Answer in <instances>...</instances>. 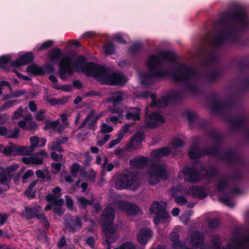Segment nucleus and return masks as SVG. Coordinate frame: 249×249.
<instances>
[{
  "label": "nucleus",
  "instance_id": "58",
  "mask_svg": "<svg viewBox=\"0 0 249 249\" xmlns=\"http://www.w3.org/2000/svg\"><path fill=\"white\" fill-rule=\"evenodd\" d=\"M172 193L174 196H175L177 192L184 193L183 189L182 186H178L177 187H173L172 189Z\"/></svg>",
  "mask_w": 249,
  "mask_h": 249
},
{
  "label": "nucleus",
  "instance_id": "57",
  "mask_svg": "<svg viewBox=\"0 0 249 249\" xmlns=\"http://www.w3.org/2000/svg\"><path fill=\"white\" fill-rule=\"evenodd\" d=\"M46 100L48 103L51 104L53 106L58 105V102H60V101L58 100V99H54L52 97H47L46 98Z\"/></svg>",
  "mask_w": 249,
  "mask_h": 249
},
{
  "label": "nucleus",
  "instance_id": "47",
  "mask_svg": "<svg viewBox=\"0 0 249 249\" xmlns=\"http://www.w3.org/2000/svg\"><path fill=\"white\" fill-rule=\"evenodd\" d=\"M45 110L41 109L37 112L35 115L36 118L40 121H42L45 118L44 114L45 113Z\"/></svg>",
  "mask_w": 249,
  "mask_h": 249
},
{
  "label": "nucleus",
  "instance_id": "10",
  "mask_svg": "<svg viewBox=\"0 0 249 249\" xmlns=\"http://www.w3.org/2000/svg\"><path fill=\"white\" fill-rule=\"evenodd\" d=\"M48 156V154L44 150L29 157L22 158V161L27 165H41L43 163L44 158Z\"/></svg>",
  "mask_w": 249,
  "mask_h": 249
},
{
  "label": "nucleus",
  "instance_id": "12",
  "mask_svg": "<svg viewBox=\"0 0 249 249\" xmlns=\"http://www.w3.org/2000/svg\"><path fill=\"white\" fill-rule=\"evenodd\" d=\"M64 220L66 229L68 231H74L81 228L82 222L78 217L72 218L71 216H67Z\"/></svg>",
  "mask_w": 249,
  "mask_h": 249
},
{
  "label": "nucleus",
  "instance_id": "36",
  "mask_svg": "<svg viewBox=\"0 0 249 249\" xmlns=\"http://www.w3.org/2000/svg\"><path fill=\"white\" fill-rule=\"evenodd\" d=\"M78 205L82 208H85L88 205H90L94 202L93 200H88L83 197H78Z\"/></svg>",
  "mask_w": 249,
  "mask_h": 249
},
{
  "label": "nucleus",
  "instance_id": "22",
  "mask_svg": "<svg viewBox=\"0 0 249 249\" xmlns=\"http://www.w3.org/2000/svg\"><path fill=\"white\" fill-rule=\"evenodd\" d=\"M171 150L169 148H163L161 149L153 151L151 153L153 161H157L162 157L168 155Z\"/></svg>",
  "mask_w": 249,
  "mask_h": 249
},
{
  "label": "nucleus",
  "instance_id": "38",
  "mask_svg": "<svg viewBox=\"0 0 249 249\" xmlns=\"http://www.w3.org/2000/svg\"><path fill=\"white\" fill-rule=\"evenodd\" d=\"M53 42L52 40H48L42 44L37 45L35 50L37 51H40L47 49L53 45Z\"/></svg>",
  "mask_w": 249,
  "mask_h": 249
},
{
  "label": "nucleus",
  "instance_id": "45",
  "mask_svg": "<svg viewBox=\"0 0 249 249\" xmlns=\"http://www.w3.org/2000/svg\"><path fill=\"white\" fill-rule=\"evenodd\" d=\"M113 128L111 126L107 125L106 123H103L101 127V131L103 133H107L111 132Z\"/></svg>",
  "mask_w": 249,
  "mask_h": 249
},
{
  "label": "nucleus",
  "instance_id": "48",
  "mask_svg": "<svg viewBox=\"0 0 249 249\" xmlns=\"http://www.w3.org/2000/svg\"><path fill=\"white\" fill-rule=\"evenodd\" d=\"M25 93V91L23 90L16 91L14 93H13L11 96H7L4 98V99H7L11 98V97H18L21 96L22 95L24 94Z\"/></svg>",
  "mask_w": 249,
  "mask_h": 249
},
{
  "label": "nucleus",
  "instance_id": "4",
  "mask_svg": "<svg viewBox=\"0 0 249 249\" xmlns=\"http://www.w3.org/2000/svg\"><path fill=\"white\" fill-rule=\"evenodd\" d=\"M115 211L111 207H107L104 211L102 219L103 231L106 236V242L108 245L107 249H111L110 244L114 242L117 238L116 227L112 224Z\"/></svg>",
  "mask_w": 249,
  "mask_h": 249
},
{
  "label": "nucleus",
  "instance_id": "40",
  "mask_svg": "<svg viewBox=\"0 0 249 249\" xmlns=\"http://www.w3.org/2000/svg\"><path fill=\"white\" fill-rule=\"evenodd\" d=\"M32 120L31 115H28L24 117V120L21 121L18 123V125L22 128L28 130V122Z\"/></svg>",
  "mask_w": 249,
  "mask_h": 249
},
{
  "label": "nucleus",
  "instance_id": "61",
  "mask_svg": "<svg viewBox=\"0 0 249 249\" xmlns=\"http://www.w3.org/2000/svg\"><path fill=\"white\" fill-rule=\"evenodd\" d=\"M52 167L54 170V172L57 173L61 168V164L59 163H53L52 165Z\"/></svg>",
  "mask_w": 249,
  "mask_h": 249
},
{
  "label": "nucleus",
  "instance_id": "33",
  "mask_svg": "<svg viewBox=\"0 0 249 249\" xmlns=\"http://www.w3.org/2000/svg\"><path fill=\"white\" fill-rule=\"evenodd\" d=\"M11 61V56L10 55H3L0 57V67L5 69L8 64H10L12 66Z\"/></svg>",
  "mask_w": 249,
  "mask_h": 249
},
{
  "label": "nucleus",
  "instance_id": "44",
  "mask_svg": "<svg viewBox=\"0 0 249 249\" xmlns=\"http://www.w3.org/2000/svg\"><path fill=\"white\" fill-rule=\"evenodd\" d=\"M18 103L17 100H13L6 102L4 106L0 108V111H3L7 108L12 107L14 105Z\"/></svg>",
  "mask_w": 249,
  "mask_h": 249
},
{
  "label": "nucleus",
  "instance_id": "43",
  "mask_svg": "<svg viewBox=\"0 0 249 249\" xmlns=\"http://www.w3.org/2000/svg\"><path fill=\"white\" fill-rule=\"evenodd\" d=\"M114 48L111 43L106 44L104 47L105 53L107 54H112L114 52Z\"/></svg>",
  "mask_w": 249,
  "mask_h": 249
},
{
  "label": "nucleus",
  "instance_id": "11",
  "mask_svg": "<svg viewBox=\"0 0 249 249\" xmlns=\"http://www.w3.org/2000/svg\"><path fill=\"white\" fill-rule=\"evenodd\" d=\"M178 176L179 178H184L185 180L192 182L199 181L201 178L196 171L188 168H185L179 172Z\"/></svg>",
  "mask_w": 249,
  "mask_h": 249
},
{
  "label": "nucleus",
  "instance_id": "39",
  "mask_svg": "<svg viewBox=\"0 0 249 249\" xmlns=\"http://www.w3.org/2000/svg\"><path fill=\"white\" fill-rule=\"evenodd\" d=\"M61 54V51L56 49L54 50L51 54L50 59L52 63H54L57 61Z\"/></svg>",
  "mask_w": 249,
  "mask_h": 249
},
{
  "label": "nucleus",
  "instance_id": "18",
  "mask_svg": "<svg viewBox=\"0 0 249 249\" xmlns=\"http://www.w3.org/2000/svg\"><path fill=\"white\" fill-rule=\"evenodd\" d=\"M152 232L149 229H143L140 231L137 235L138 242L141 244H145L152 236Z\"/></svg>",
  "mask_w": 249,
  "mask_h": 249
},
{
  "label": "nucleus",
  "instance_id": "24",
  "mask_svg": "<svg viewBox=\"0 0 249 249\" xmlns=\"http://www.w3.org/2000/svg\"><path fill=\"white\" fill-rule=\"evenodd\" d=\"M68 140L67 137H59L57 138L55 141L52 142L51 146H49L48 148L51 150H55L59 152H62L63 150L60 146V144L67 142Z\"/></svg>",
  "mask_w": 249,
  "mask_h": 249
},
{
  "label": "nucleus",
  "instance_id": "26",
  "mask_svg": "<svg viewBox=\"0 0 249 249\" xmlns=\"http://www.w3.org/2000/svg\"><path fill=\"white\" fill-rule=\"evenodd\" d=\"M140 110L138 108L134 107L129 109L126 113V117L128 120H138L140 118Z\"/></svg>",
  "mask_w": 249,
  "mask_h": 249
},
{
  "label": "nucleus",
  "instance_id": "9",
  "mask_svg": "<svg viewBox=\"0 0 249 249\" xmlns=\"http://www.w3.org/2000/svg\"><path fill=\"white\" fill-rule=\"evenodd\" d=\"M34 151L30 145L29 146H19L12 144L5 147L4 153L5 154L10 155H29Z\"/></svg>",
  "mask_w": 249,
  "mask_h": 249
},
{
  "label": "nucleus",
  "instance_id": "3",
  "mask_svg": "<svg viewBox=\"0 0 249 249\" xmlns=\"http://www.w3.org/2000/svg\"><path fill=\"white\" fill-rule=\"evenodd\" d=\"M170 236L175 249H196L204 240L203 233L198 231L189 232L183 242L179 241L178 234L175 231L172 232Z\"/></svg>",
  "mask_w": 249,
  "mask_h": 249
},
{
  "label": "nucleus",
  "instance_id": "8",
  "mask_svg": "<svg viewBox=\"0 0 249 249\" xmlns=\"http://www.w3.org/2000/svg\"><path fill=\"white\" fill-rule=\"evenodd\" d=\"M195 74L194 71L192 68L181 67L178 68L172 75V77L176 81L188 82L193 79Z\"/></svg>",
  "mask_w": 249,
  "mask_h": 249
},
{
  "label": "nucleus",
  "instance_id": "1",
  "mask_svg": "<svg viewBox=\"0 0 249 249\" xmlns=\"http://www.w3.org/2000/svg\"><path fill=\"white\" fill-rule=\"evenodd\" d=\"M86 59L80 56L75 60L73 67L69 57H63L59 64L60 78L64 80L74 71L83 72L88 76H92L104 84L122 85L127 81L125 76L120 73H109L103 67L93 63H86Z\"/></svg>",
  "mask_w": 249,
  "mask_h": 249
},
{
  "label": "nucleus",
  "instance_id": "35",
  "mask_svg": "<svg viewBox=\"0 0 249 249\" xmlns=\"http://www.w3.org/2000/svg\"><path fill=\"white\" fill-rule=\"evenodd\" d=\"M26 71L29 74H41L42 70L35 65H31L27 68Z\"/></svg>",
  "mask_w": 249,
  "mask_h": 249
},
{
  "label": "nucleus",
  "instance_id": "13",
  "mask_svg": "<svg viewBox=\"0 0 249 249\" xmlns=\"http://www.w3.org/2000/svg\"><path fill=\"white\" fill-rule=\"evenodd\" d=\"M150 97L152 102L151 103L149 107H162L166 106L169 103V101L174 98V94L173 93H169L167 96L161 98L158 102L155 101L156 98L155 94H152Z\"/></svg>",
  "mask_w": 249,
  "mask_h": 249
},
{
  "label": "nucleus",
  "instance_id": "64",
  "mask_svg": "<svg viewBox=\"0 0 249 249\" xmlns=\"http://www.w3.org/2000/svg\"><path fill=\"white\" fill-rule=\"evenodd\" d=\"M29 107L31 111L35 112L37 109L36 105L34 101H31L29 103Z\"/></svg>",
  "mask_w": 249,
  "mask_h": 249
},
{
  "label": "nucleus",
  "instance_id": "52",
  "mask_svg": "<svg viewBox=\"0 0 249 249\" xmlns=\"http://www.w3.org/2000/svg\"><path fill=\"white\" fill-rule=\"evenodd\" d=\"M246 241H244L242 242L239 243L238 245H236L235 247H233V246H227V247L224 248V249H236V248H244L246 244Z\"/></svg>",
  "mask_w": 249,
  "mask_h": 249
},
{
  "label": "nucleus",
  "instance_id": "63",
  "mask_svg": "<svg viewBox=\"0 0 249 249\" xmlns=\"http://www.w3.org/2000/svg\"><path fill=\"white\" fill-rule=\"evenodd\" d=\"M7 219V216L5 213H0V225H3Z\"/></svg>",
  "mask_w": 249,
  "mask_h": 249
},
{
  "label": "nucleus",
  "instance_id": "27",
  "mask_svg": "<svg viewBox=\"0 0 249 249\" xmlns=\"http://www.w3.org/2000/svg\"><path fill=\"white\" fill-rule=\"evenodd\" d=\"M125 96L123 92H117L113 94L112 97L107 100L108 103H111L114 106H116L123 101Z\"/></svg>",
  "mask_w": 249,
  "mask_h": 249
},
{
  "label": "nucleus",
  "instance_id": "2",
  "mask_svg": "<svg viewBox=\"0 0 249 249\" xmlns=\"http://www.w3.org/2000/svg\"><path fill=\"white\" fill-rule=\"evenodd\" d=\"M171 59L170 54L166 52H162L158 55L150 56L147 61V66L150 74H142L140 80L142 85L146 84L150 81L152 77H163L169 75L168 72L160 71V64L163 61Z\"/></svg>",
  "mask_w": 249,
  "mask_h": 249
},
{
  "label": "nucleus",
  "instance_id": "53",
  "mask_svg": "<svg viewBox=\"0 0 249 249\" xmlns=\"http://www.w3.org/2000/svg\"><path fill=\"white\" fill-rule=\"evenodd\" d=\"M37 181L35 180V181H33L30 185L29 188H28V189L26 191V192L25 193V194L27 196H29L30 195V194H32V190L35 186V185H36V184L37 183Z\"/></svg>",
  "mask_w": 249,
  "mask_h": 249
},
{
  "label": "nucleus",
  "instance_id": "62",
  "mask_svg": "<svg viewBox=\"0 0 249 249\" xmlns=\"http://www.w3.org/2000/svg\"><path fill=\"white\" fill-rule=\"evenodd\" d=\"M37 127L35 122L32 121H29L28 122V130L36 129Z\"/></svg>",
  "mask_w": 249,
  "mask_h": 249
},
{
  "label": "nucleus",
  "instance_id": "37",
  "mask_svg": "<svg viewBox=\"0 0 249 249\" xmlns=\"http://www.w3.org/2000/svg\"><path fill=\"white\" fill-rule=\"evenodd\" d=\"M235 18L238 20L241 25H243L246 23V14L242 10L239 11L237 13L235 16Z\"/></svg>",
  "mask_w": 249,
  "mask_h": 249
},
{
  "label": "nucleus",
  "instance_id": "50",
  "mask_svg": "<svg viewBox=\"0 0 249 249\" xmlns=\"http://www.w3.org/2000/svg\"><path fill=\"white\" fill-rule=\"evenodd\" d=\"M86 243L92 249L94 248L95 240L93 237L89 236L86 239Z\"/></svg>",
  "mask_w": 249,
  "mask_h": 249
},
{
  "label": "nucleus",
  "instance_id": "42",
  "mask_svg": "<svg viewBox=\"0 0 249 249\" xmlns=\"http://www.w3.org/2000/svg\"><path fill=\"white\" fill-rule=\"evenodd\" d=\"M61 178L62 180H64L66 181L71 183L73 181L74 179L76 178H73L71 175H67L66 172H62L61 174Z\"/></svg>",
  "mask_w": 249,
  "mask_h": 249
},
{
  "label": "nucleus",
  "instance_id": "41",
  "mask_svg": "<svg viewBox=\"0 0 249 249\" xmlns=\"http://www.w3.org/2000/svg\"><path fill=\"white\" fill-rule=\"evenodd\" d=\"M80 171L79 165L76 163H73L71 168V174L73 178H76L77 173Z\"/></svg>",
  "mask_w": 249,
  "mask_h": 249
},
{
  "label": "nucleus",
  "instance_id": "60",
  "mask_svg": "<svg viewBox=\"0 0 249 249\" xmlns=\"http://www.w3.org/2000/svg\"><path fill=\"white\" fill-rule=\"evenodd\" d=\"M227 185V180L226 179H221L218 183L217 188L220 190L223 189Z\"/></svg>",
  "mask_w": 249,
  "mask_h": 249
},
{
  "label": "nucleus",
  "instance_id": "21",
  "mask_svg": "<svg viewBox=\"0 0 249 249\" xmlns=\"http://www.w3.org/2000/svg\"><path fill=\"white\" fill-rule=\"evenodd\" d=\"M130 125L129 124L126 125L119 132L118 134V138L111 141L109 144L108 147L111 148L116 144H118L123 139L124 136L126 135V133L128 131V129Z\"/></svg>",
  "mask_w": 249,
  "mask_h": 249
},
{
  "label": "nucleus",
  "instance_id": "23",
  "mask_svg": "<svg viewBox=\"0 0 249 249\" xmlns=\"http://www.w3.org/2000/svg\"><path fill=\"white\" fill-rule=\"evenodd\" d=\"M103 116L102 113L99 114H94L93 113H90L85 119L84 124L88 125L89 127L94 128V124L96 123V121Z\"/></svg>",
  "mask_w": 249,
  "mask_h": 249
},
{
  "label": "nucleus",
  "instance_id": "25",
  "mask_svg": "<svg viewBox=\"0 0 249 249\" xmlns=\"http://www.w3.org/2000/svg\"><path fill=\"white\" fill-rule=\"evenodd\" d=\"M187 193L193 196L198 198H202L205 196L204 190L202 188L196 186L190 187Z\"/></svg>",
  "mask_w": 249,
  "mask_h": 249
},
{
  "label": "nucleus",
  "instance_id": "5",
  "mask_svg": "<svg viewBox=\"0 0 249 249\" xmlns=\"http://www.w3.org/2000/svg\"><path fill=\"white\" fill-rule=\"evenodd\" d=\"M140 185L138 175L133 172H125L120 175L115 183V187L121 190L128 188L135 190Z\"/></svg>",
  "mask_w": 249,
  "mask_h": 249
},
{
  "label": "nucleus",
  "instance_id": "6",
  "mask_svg": "<svg viewBox=\"0 0 249 249\" xmlns=\"http://www.w3.org/2000/svg\"><path fill=\"white\" fill-rule=\"evenodd\" d=\"M61 192V188L57 186L53 190L52 193L48 195L46 197L48 201L56 205L53 208V212L59 215L63 213L61 206L63 204V200L60 198L62 194Z\"/></svg>",
  "mask_w": 249,
  "mask_h": 249
},
{
  "label": "nucleus",
  "instance_id": "51",
  "mask_svg": "<svg viewBox=\"0 0 249 249\" xmlns=\"http://www.w3.org/2000/svg\"><path fill=\"white\" fill-rule=\"evenodd\" d=\"M66 204L68 208L72 209L73 208V201L71 197L69 196H65Z\"/></svg>",
  "mask_w": 249,
  "mask_h": 249
},
{
  "label": "nucleus",
  "instance_id": "30",
  "mask_svg": "<svg viewBox=\"0 0 249 249\" xmlns=\"http://www.w3.org/2000/svg\"><path fill=\"white\" fill-rule=\"evenodd\" d=\"M143 138L142 133H136L130 141L132 147L135 149L139 148Z\"/></svg>",
  "mask_w": 249,
  "mask_h": 249
},
{
  "label": "nucleus",
  "instance_id": "34",
  "mask_svg": "<svg viewBox=\"0 0 249 249\" xmlns=\"http://www.w3.org/2000/svg\"><path fill=\"white\" fill-rule=\"evenodd\" d=\"M188 155L190 158L192 159H197L202 155V154L197 147L193 146L190 149Z\"/></svg>",
  "mask_w": 249,
  "mask_h": 249
},
{
  "label": "nucleus",
  "instance_id": "16",
  "mask_svg": "<svg viewBox=\"0 0 249 249\" xmlns=\"http://www.w3.org/2000/svg\"><path fill=\"white\" fill-rule=\"evenodd\" d=\"M164 119L160 114L154 112L151 114L145 120V123L149 127H154L159 123H162Z\"/></svg>",
  "mask_w": 249,
  "mask_h": 249
},
{
  "label": "nucleus",
  "instance_id": "59",
  "mask_svg": "<svg viewBox=\"0 0 249 249\" xmlns=\"http://www.w3.org/2000/svg\"><path fill=\"white\" fill-rule=\"evenodd\" d=\"M183 145V141L180 139H178L176 140L174 143V148L175 149L177 148L178 147H181Z\"/></svg>",
  "mask_w": 249,
  "mask_h": 249
},
{
  "label": "nucleus",
  "instance_id": "49",
  "mask_svg": "<svg viewBox=\"0 0 249 249\" xmlns=\"http://www.w3.org/2000/svg\"><path fill=\"white\" fill-rule=\"evenodd\" d=\"M114 249H135V247L131 243L127 242Z\"/></svg>",
  "mask_w": 249,
  "mask_h": 249
},
{
  "label": "nucleus",
  "instance_id": "14",
  "mask_svg": "<svg viewBox=\"0 0 249 249\" xmlns=\"http://www.w3.org/2000/svg\"><path fill=\"white\" fill-rule=\"evenodd\" d=\"M117 205L121 210L125 211L130 215H136L140 212L139 208L135 204L121 201L118 202Z\"/></svg>",
  "mask_w": 249,
  "mask_h": 249
},
{
  "label": "nucleus",
  "instance_id": "17",
  "mask_svg": "<svg viewBox=\"0 0 249 249\" xmlns=\"http://www.w3.org/2000/svg\"><path fill=\"white\" fill-rule=\"evenodd\" d=\"M19 168L17 164H13L9 166L6 171L0 176V182L2 184H7L8 181L11 178L10 174L16 172Z\"/></svg>",
  "mask_w": 249,
  "mask_h": 249
},
{
  "label": "nucleus",
  "instance_id": "32",
  "mask_svg": "<svg viewBox=\"0 0 249 249\" xmlns=\"http://www.w3.org/2000/svg\"><path fill=\"white\" fill-rule=\"evenodd\" d=\"M41 208L37 206L34 208H26L25 212V215L28 218H32L36 215V213L40 211Z\"/></svg>",
  "mask_w": 249,
  "mask_h": 249
},
{
  "label": "nucleus",
  "instance_id": "28",
  "mask_svg": "<svg viewBox=\"0 0 249 249\" xmlns=\"http://www.w3.org/2000/svg\"><path fill=\"white\" fill-rule=\"evenodd\" d=\"M147 160L144 157L135 158L130 161V165L133 167L142 168L145 166Z\"/></svg>",
  "mask_w": 249,
  "mask_h": 249
},
{
  "label": "nucleus",
  "instance_id": "31",
  "mask_svg": "<svg viewBox=\"0 0 249 249\" xmlns=\"http://www.w3.org/2000/svg\"><path fill=\"white\" fill-rule=\"evenodd\" d=\"M169 221V215L166 211L155 215L154 222L156 224L163 223Z\"/></svg>",
  "mask_w": 249,
  "mask_h": 249
},
{
  "label": "nucleus",
  "instance_id": "54",
  "mask_svg": "<svg viewBox=\"0 0 249 249\" xmlns=\"http://www.w3.org/2000/svg\"><path fill=\"white\" fill-rule=\"evenodd\" d=\"M23 111V109L22 107H18L17 110L15 112L13 118L14 119H18L19 117L21 116Z\"/></svg>",
  "mask_w": 249,
  "mask_h": 249
},
{
  "label": "nucleus",
  "instance_id": "56",
  "mask_svg": "<svg viewBox=\"0 0 249 249\" xmlns=\"http://www.w3.org/2000/svg\"><path fill=\"white\" fill-rule=\"evenodd\" d=\"M37 218L42 223L45 227H47L49 225L47 218L43 215H37Z\"/></svg>",
  "mask_w": 249,
  "mask_h": 249
},
{
  "label": "nucleus",
  "instance_id": "29",
  "mask_svg": "<svg viewBox=\"0 0 249 249\" xmlns=\"http://www.w3.org/2000/svg\"><path fill=\"white\" fill-rule=\"evenodd\" d=\"M19 133V129H15L13 131L10 130H7L6 128L0 127V135L6 136L7 137L16 138L18 137Z\"/></svg>",
  "mask_w": 249,
  "mask_h": 249
},
{
  "label": "nucleus",
  "instance_id": "46",
  "mask_svg": "<svg viewBox=\"0 0 249 249\" xmlns=\"http://www.w3.org/2000/svg\"><path fill=\"white\" fill-rule=\"evenodd\" d=\"M126 36H123L120 34H116L113 36V40H116L119 43H125L126 42Z\"/></svg>",
  "mask_w": 249,
  "mask_h": 249
},
{
  "label": "nucleus",
  "instance_id": "7",
  "mask_svg": "<svg viewBox=\"0 0 249 249\" xmlns=\"http://www.w3.org/2000/svg\"><path fill=\"white\" fill-rule=\"evenodd\" d=\"M148 182L152 185L157 183L160 179H164L167 177V173L165 167L163 165H154L151 171L146 175Z\"/></svg>",
  "mask_w": 249,
  "mask_h": 249
},
{
  "label": "nucleus",
  "instance_id": "15",
  "mask_svg": "<svg viewBox=\"0 0 249 249\" xmlns=\"http://www.w3.org/2000/svg\"><path fill=\"white\" fill-rule=\"evenodd\" d=\"M34 54L30 52H27L25 54L19 56L15 61L12 62V66L15 67H19L25 65L31 62L34 58Z\"/></svg>",
  "mask_w": 249,
  "mask_h": 249
},
{
  "label": "nucleus",
  "instance_id": "20",
  "mask_svg": "<svg viewBox=\"0 0 249 249\" xmlns=\"http://www.w3.org/2000/svg\"><path fill=\"white\" fill-rule=\"evenodd\" d=\"M30 146L35 150L38 147H42L45 146L46 140L43 138L38 136H32L30 138Z\"/></svg>",
  "mask_w": 249,
  "mask_h": 249
},
{
  "label": "nucleus",
  "instance_id": "19",
  "mask_svg": "<svg viewBox=\"0 0 249 249\" xmlns=\"http://www.w3.org/2000/svg\"><path fill=\"white\" fill-rule=\"evenodd\" d=\"M166 205V203L163 201H155L152 204L150 211L156 215L158 214L165 211Z\"/></svg>",
  "mask_w": 249,
  "mask_h": 249
},
{
  "label": "nucleus",
  "instance_id": "55",
  "mask_svg": "<svg viewBox=\"0 0 249 249\" xmlns=\"http://www.w3.org/2000/svg\"><path fill=\"white\" fill-rule=\"evenodd\" d=\"M175 201L179 205H183L187 202L186 199L183 196L176 197Z\"/></svg>",
  "mask_w": 249,
  "mask_h": 249
}]
</instances>
